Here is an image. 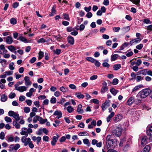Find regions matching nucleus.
Instances as JSON below:
<instances>
[{"label": "nucleus", "instance_id": "nucleus-1", "mask_svg": "<svg viewBox=\"0 0 152 152\" xmlns=\"http://www.w3.org/2000/svg\"><path fill=\"white\" fill-rule=\"evenodd\" d=\"M106 147L107 149L110 148H113L117 144V140L116 139L112 138V136L110 135H108L106 138Z\"/></svg>", "mask_w": 152, "mask_h": 152}, {"label": "nucleus", "instance_id": "nucleus-2", "mask_svg": "<svg viewBox=\"0 0 152 152\" xmlns=\"http://www.w3.org/2000/svg\"><path fill=\"white\" fill-rule=\"evenodd\" d=\"M21 141L24 144V146H26L28 145L32 149L34 148V145L32 142L31 141V139L30 138H27L26 137L23 136L22 137Z\"/></svg>", "mask_w": 152, "mask_h": 152}, {"label": "nucleus", "instance_id": "nucleus-3", "mask_svg": "<svg viewBox=\"0 0 152 152\" xmlns=\"http://www.w3.org/2000/svg\"><path fill=\"white\" fill-rule=\"evenodd\" d=\"M151 90L148 88H145L142 89L140 91L137 95V96L141 98H144L150 94Z\"/></svg>", "mask_w": 152, "mask_h": 152}, {"label": "nucleus", "instance_id": "nucleus-4", "mask_svg": "<svg viewBox=\"0 0 152 152\" xmlns=\"http://www.w3.org/2000/svg\"><path fill=\"white\" fill-rule=\"evenodd\" d=\"M122 129L121 126H117L116 128L113 130L112 133L113 135L118 137L120 136L122 133Z\"/></svg>", "mask_w": 152, "mask_h": 152}, {"label": "nucleus", "instance_id": "nucleus-5", "mask_svg": "<svg viewBox=\"0 0 152 152\" xmlns=\"http://www.w3.org/2000/svg\"><path fill=\"white\" fill-rule=\"evenodd\" d=\"M8 115L10 117H13L15 119V121H18L20 118H23V117L20 116L19 117V115L18 113L13 111L10 110L8 113Z\"/></svg>", "mask_w": 152, "mask_h": 152}, {"label": "nucleus", "instance_id": "nucleus-6", "mask_svg": "<svg viewBox=\"0 0 152 152\" xmlns=\"http://www.w3.org/2000/svg\"><path fill=\"white\" fill-rule=\"evenodd\" d=\"M18 85L15 84V89L16 90L19 91L20 92H23L26 91V88L25 86L18 87Z\"/></svg>", "mask_w": 152, "mask_h": 152}, {"label": "nucleus", "instance_id": "nucleus-7", "mask_svg": "<svg viewBox=\"0 0 152 152\" xmlns=\"http://www.w3.org/2000/svg\"><path fill=\"white\" fill-rule=\"evenodd\" d=\"M110 101L109 100H106L102 105V108L103 111L105 110L106 109L110 106Z\"/></svg>", "mask_w": 152, "mask_h": 152}, {"label": "nucleus", "instance_id": "nucleus-8", "mask_svg": "<svg viewBox=\"0 0 152 152\" xmlns=\"http://www.w3.org/2000/svg\"><path fill=\"white\" fill-rule=\"evenodd\" d=\"M32 132V129L30 128H28L27 131H24L23 132H20V134L22 135H24L27 136L28 135V134H30Z\"/></svg>", "mask_w": 152, "mask_h": 152}, {"label": "nucleus", "instance_id": "nucleus-9", "mask_svg": "<svg viewBox=\"0 0 152 152\" xmlns=\"http://www.w3.org/2000/svg\"><path fill=\"white\" fill-rule=\"evenodd\" d=\"M122 117L123 116L121 115L118 114L113 118V120L115 123H116L120 121Z\"/></svg>", "mask_w": 152, "mask_h": 152}, {"label": "nucleus", "instance_id": "nucleus-10", "mask_svg": "<svg viewBox=\"0 0 152 152\" xmlns=\"http://www.w3.org/2000/svg\"><path fill=\"white\" fill-rule=\"evenodd\" d=\"M18 40H20L21 41L24 43H28L29 42V40L27 39L25 37H24L22 34H20L18 38L17 39Z\"/></svg>", "mask_w": 152, "mask_h": 152}, {"label": "nucleus", "instance_id": "nucleus-11", "mask_svg": "<svg viewBox=\"0 0 152 152\" xmlns=\"http://www.w3.org/2000/svg\"><path fill=\"white\" fill-rule=\"evenodd\" d=\"M56 135L57 136H54L52 138V140L51 141V144L53 146H55L56 145V143L59 137V136L57 134H56Z\"/></svg>", "mask_w": 152, "mask_h": 152}, {"label": "nucleus", "instance_id": "nucleus-12", "mask_svg": "<svg viewBox=\"0 0 152 152\" xmlns=\"http://www.w3.org/2000/svg\"><path fill=\"white\" fill-rule=\"evenodd\" d=\"M67 40L68 42L71 45H72L74 43V38L71 36H68L67 37Z\"/></svg>", "mask_w": 152, "mask_h": 152}, {"label": "nucleus", "instance_id": "nucleus-13", "mask_svg": "<svg viewBox=\"0 0 152 152\" xmlns=\"http://www.w3.org/2000/svg\"><path fill=\"white\" fill-rule=\"evenodd\" d=\"M6 42L9 44H11L13 42V38L11 36H8L6 38Z\"/></svg>", "mask_w": 152, "mask_h": 152}, {"label": "nucleus", "instance_id": "nucleus-14", "mask_svg": "<svg viewBox=\"0 0 152 152\" xmlns=\"http://www.w3.org/2000/svg\"><path fill=\"white\" fill-rule=\"evenodd\" d=\"M56 5L54 4L53 5L51 13L49 14V16L50 17L53 16L55 14H56Z\"/></svg>", "mask_w": 152, "mask_h": 152}, {"label": "nucleus", "instance_id": "nucleus-15", "mask_svg": "<svg viewBox=\"0 0 152 152\" xmlns=\"http://www.w3.org/2000/svg\"><path fill=\"white\" fill-rule=\"evenodd\" d=\"M82 106L81 104H79L77 106V112L80 114H82L84 112V111L83 109H82Z\"/></svg>", "mask_w": 152, "mask_h": 152}, {"label": "nucleus", "instance_id": "nucleus-16", "mask_svg": "<svg viewBox=\"0 0 152 152\" xmlns=\"http://www.w3.org/2000/svg\"><path fill=\"white\" fill-rule=\"evenodd\" d=\"M31 139L34 141L37 140V144H39L41 140V137L39 136L37 137L33 136L31 137Z\"/></svg>", "mask_w": 152, "mask_h": 152}, {"label": "nucleus", "instance_id": "nucleus-17", "mask_svg": "<svg viewBox=\"0 0 152 152\" xmlns=\"http://www.w3.org/2000/svg\"><path fill=\"white\" fill-rule=\"evenodd\" d=\"M134 101V97H130L127 100V104L128 105H131Z\"/></svg>", "mask_w": 152, "mask_h": 152}, {"label": "nucleus", "instance_id": "nucleus-18", "mask_svg": "<svg viewBox=\"0 0 152 152\" xmlns=\"http://www.w3.org/2000/svg\"><path fill=\"white\" fill-rule=\"evenodd\" d=\"M7 95L3 94H2L1 97V100L2 102H5L7 101Z\"/></svg>", "mask_w": 152, "mask_h": 152}, {"label": "nucleus", "instance_id": "nucleus-19", "mask_svg": "<svg viewBox=\"0 0 152 152\" xmlns=\"http://www.w3.org/2000/svg\"><path fill=\"white\" fill-rule=\"evenodd\" d=\"M76 96L78 99H83L84 97V96L81 94V92H76L75 94Z\"/></svg>", "mask_w": 152, "mask_h": 152}, {"label": "nucleus", "instance_id": "nucleus-20", "mask_svg": "<svg viewBox=\"0 0 152 152\" xmlns=\"http://www.w3.org/2000/svg\"><path fill=\"white\" fill-rule=\"evenodd\" d=\"M146 133L148 135L152 136V126L150 127L147 130Z\"/></svg>", "mask_w": 152, "mask_h": 152}, {"label": "nucleus", "instance_id": "nucleus-21", "mask_svg": "<svg viewBox=\"0 0 152 152\" xmlns=\"http://www.w3.org/2000/svg\"><path fill=\"white\" fill-rule=\"evenodd\" d=\"M110 92L114 96H115L118 92V90H116L113 88H111L110 89Z\"/></svg>", "mask_w": 152, "mask_h": 152}, {"label": "nucleus", "instance_id": "nucleus-22", "mask_svg": "<svg viewBox=\"0 0 152 152\" xmlns=\"http://www.w3.org/2000/svg\"><path fill=\"white\" fill-rule=\"evenodd\" d=\"M121 65L120 64H115L113 66V68L115 70H117L121 67Z\"/></svg>", "mask_w": 152, "mask_h": 152}, {"label": "nucleus", "instance_id": "nucleus-23", "mask_svg": "<svg viewBox=\"0 0 152 152\" xmlns=\"http://www.w3.org/2000/svg\"><path fill=\"white\" fill-rule=\"evenodd\" d=\"M40 118L39 121V123L41 124H43L45 122H47L48 121L47 119L46 118L43 119L41 117H40Z\"/></svg>", "mask_w": 152, "mask_h": 152}, {"label": "nucleus", "instance_id": "nucleus-24", "mask_svg": "<svg viewBox=\"0 0 152 152\" xmlns=\"http://www.w3.org/2000/svg\"><path fill=\"white\" fill-rule=\"evenodd\" d=\"M118 56L119 55L118 54H115L112 55L111 58V61H115Z\"/></svg>", "mask_w": 152, "mask_h": 152}, {"label": "nucleus", "instance_id": "nucleus-25", "mask_svg": "<svg viewBox=\"0 0 152 152\" xmlns=\"http://www.w3.org/2000/svg\"><path fill=\"white\" fill-rule=\"evenodd\" d=\"M40 116L38 115L35 116L33 119V122L34 123H35L37 122V121H39Z\"/></svg>", "mask_w": 152, "mask_h": 152}, {"label": "nucleus", "instance_id": "nucleus-26", "mask_svg": "<svg viewBox=\"0 0 152 152\" xmlns=\"http://www.w3.org/2000/svg\"><path fill=\"white\" fill-rule=\"evenodd\" d=\"M151 149L150 146L148 145H146L143 149V152H148Z\"/></svg>", "mask_w": 152, "mask_h": 152}, {"label": "nucleus", "instance_id": "nucleus-27", "mask_svg": "<svg viewBox=\"0 0 152 152\" xmlns=\"http://www.w3.org/2000/svg\"><path fill=\"white\" fill-rule=\"evenodd\" d=\"M8 49L12 52H13L14 51L16 50L15 48L13 45H10L8 46Z\"/></svg>", "mask_w": 152, "mask_h": 152}, {"label": "nucleus", "instance_id": "nucleus-28", "mask_svg": "<svg viewBox=\"0 0 152 152\" xmlns=\"http://www.w3.org/2000/svg\"><path fill=\"white\" fill-rule=\"evenodd\" d=\"M4 120L7 123H11L12 122V119L8 116H6L4 118Z\"/></svg>", "mask_w": 152, "mask_h": 152}, {"label": "nucleus", "instance_id": "nucleus-29", "mask_svg": "<svg viewBox=\"0 0 152 152\" xmlns=\"http://www.w3.org/2000/svg\"><path fill=\"white\" fill-rule=\"evenodd\" d=\"M17 121H13V125L15 126L16 128L19 129L20 128V126L19 124L17 123Z\"/></svg>", "mask_w": 152, "mask_h": 152}, {"label": "nucleus", "instance_id": "nucleus-30", "mask_svg": "<svg viewBox=\"0 0 152 152\" xmlns=\"http://www.w3.org/2000/svg\"><path fill=\"white\" fill-rule=\"evenodd\" d=\"M74 109L71 106H69L67 108V110L69 113H71L74 110Z\"/></svg>", "mask_w": 152, "mask_h": 152}, {"label": "nucleus", "instance_id": "nucleus-31", "mask_svg": "<svg viewBox=\"0 0 152 152\" xmlns=\"http://www.w3.org/2000/svg\"><path fill=\"white\" fill-rule=\"evenodd\" d=\"M129 145L128 143L126 144L123 148V151L125 152L127 151L129 149Z\"/></svg>", "mask_w": 152, "mask_h": 152}, {"label": "nucleus", "instance_id": "nucleus-32", "mask_svg": "<svg viewBox=\"0 0 152 152\" xmlns=\"http://www.w3.org/2000/svg\"><path fill=\"white\" fill-rule=\"evenodd\" d=\"M130 1H132L134 4L138 6L139 5L140 0H130Z\"/></svg>", "mask_w": 152, "mask_h": 152}, {"label": "nucleus", "instance_id": "nucleus-33", "mask_svg": "<svg viewBox=\"0 0 152 152\" xmlns=\"http://www.w3.org/2000/svg\"><path fill=\"white\" fill-rule=\"evenodd\" d=\"M108 90V88L107 87L102 86L101 90V92L102 93H104Z\"/></svg>", "mask_w": 152, "mask_h": 152}, {"label": "nucleus", "instance_id": "nucleus-34", "mask_svg": "<svg viewBox=\"0 0 152 152\" xmlns=\"http://www.w3.org/2000/svg\"><path fill=\"white\" fill-rule=\"evenodd\" d=\"M16 96L15 94L14 93L11 92L9 95V97L10 99H13Z\"/></svg>", "mask_w": 152, "mask_h": 152}, {"label": "nucleus", "instance_id": "nucleus-35", "mask_svg": "<svg viewBox=\"0 0 152 152\" xmlns=\"http://www.w3.org/2000/svg\"><path fill=\"white\" fill-rule=\"evenodd\" d=\"M10 23L11 24L14 25L16 23L17 21L14 18H12L10 20Z\"/></svg>", "mask_w": 152, "mask_h": 152}, {"label": "nucleus", "instance_id": "nucleus-36", "mask_svg": "<svg viewBox=\"0 0 152 152\" xmlns=\"http://www.w3.org/2000/svg\"><path fill=\"white\" fill-rule=\"evenodd\" d=\"M143 22L147 24L151 23V21L148 18L144 19L143 20Z\"/></svg>", "mask_w": 152, "mask_h": 152}, {"label": "nucleus", "instance_id": "nucleus-37", "mask_svg": "<svg viewBox=\"0 0 152 152\" xmlns=\"http://www.w3.org/2000/svg\"><path fill=\"white\" fill-rule=\"evenodd\" d=\"M102 65L104 67L109 68L110 66V65L106 62L104 61L102 64Z\"/></svg>", "mask_w": 152, "mask_h": 152}, {"label": "nucleus", "instance_id": "nucleus-38", "mask_svg": "<svg viewBox=\"0 0 152 152\" xmlns=\"http://www.w3.org/2000/svg\"><path fill=\"white\" fill-rule=\"evenodd\" d=\"M78 135L80 136H82L84 135H88V133L86 131L80 132L78 134Z\"/></svg>", "mask_w": 152, "mask_h": 152}, {"label": "nucleus", "instance_id": "nucleus-39", "mask_svg": "<svg viewBox=\"0 0 152 152\" xmlns=\"http://www.w3.org/2000/svg\"><path fill=\"white\" fill-rule=\"evenodd\" d=\"M1 50H3V53H5L7 52V50L5 49L4 45H1Z\"/></svg>", "mask_w": 152, "mask_h": 152}, {"label": "nucleus", "instance_id": "nucleus-40", "mask_svg": "<svg viewBox=\"0 0 152 152\" xmlns=\"http://www.w3.org/2000/svg\"><path fill=\"white\" fill-rule=\"evenodd\" d=\"M14 63L13 62L11 63L9 65V68L11 70H13L15 68L13 66Z\"/></svg>", "mask_w": 152, "mask_h": 152}, {"label": "nucleus", "instance_id": "nucleus-41", "mask_svg": "<svg viewBox=\"0 0 152 152\" xmlns=\"http://www.w3.org/2000/svg\"><path fill=\"white\" fill-rule=\"evenodd\" d=\"M53 115H62V113L61 111L56 110L54 113Z\"/></svg>", "mask_w": 152, "mask_h": 152}, {"label": "nucleus", "instance_id": "nucleus-42", "mask_svg": "<svg viewBox=\"0 0 152 152\" xmlns=\"http://www.w3.org/2000/svg\"><path fill=\"white\" fill-rule=\"evenodd\" d=\"M122 30L125 32H128L130 29V27L129 26L124 27L122 28Z\"/></svg>", "mask_w": 152, "mask_h": 152}, {"label": "nucleus", "instance_id": "nucleus-43", "mask_svg": "<svg viewBox=\"0 0 152 152\" xmlns=\"http://www.w3.org/2000/svg\"><path fill=\"white\" fill-rule=\"evenodd\" d=\"M63 15L64 16V19L65 20L69 21L70 19L69 17V15L66 14H63Z\"/></svg>", "mask_w": 152, "mask_h": 152}, {"label": "nucleus", "instance_id": "nucleus-44", "mask_svg": "<svg viewBox=\"0 0 152 152\" xmlns=\"http://www.w3.org/2000/svg\"><path fill=\"white\" fill-rule=\"evenodd\" d=\"M86 59L89 61H90L93 63L94 62V61H95V59H94V58L91 57H87L86 58Z\"/></svg>", "mask_w": 152, "mask_h": 152}, {"label": "nucleus", "instance_id": "nucleus-45", "mask_svg": "<svg viewBox=\"0 0 152 152\" xmlns=\"http://www.w3.org/2000/svg\"><path fill=\"white\" fill-rule=\"evenodd\" d=\"M66 31L68 32H70L72 31H75V29L72 27L69 26L67 27Z\"/></svg>", "mask_w": 152, "mask_h": 152}, {"label": "nucleus", "instance_id": "nucleus-46", "mask_svg": "<svg viewBox=\"0 0 152 152\" xmlns=\"http://www.w3.org/2000/svg\"><path fill=\"white\" fill-rule=\"evenodd\" d=\"M13 150H14V144L11 145H10L9 149V151L10 152H12Z\"/></svg>", "mask_w": 152, "mask_h": 152}, {"label": "nucleus", "instance_id": "nucleus-47", "mask_svg": "<svg viewBox=\"0 0 152 152\" xmlns=\"http://www.w3.org/2000/svg\"><path fill=\"white\" fill-rule=\"evenodd\" d=\"M60 90L63 92H64L67 91V88H65L64 87L62 86L60 88Z\"/></svg>", "mask_w": 152, "mask_h": 152}, {"label": "nucleus", "instance_id": "nucleus-48", "mask_svg": "<svg viewBox=\"0 0 152 152\" xmlns=\"http://www.w3.org/2000/svg\"><path fill=\"white\" fill-rule=\"evenodd\" d=\"M118 82V79L115 78L114 79L112 82V83L113 85H117Z\"/></svg>", "mask_w": 152, "mask_h": 152}, {"label": "nucleus", "instance_id": "nucleus-49", "mask_svg": "<svg viewBox=\"0 0 152 152\" xmlns=\"http://www.w3.org/2000/svg\"><path fill=\"white\" fill-rule=\"evenodd\" d=\"M56 101V99L55 97H52V98L50 100V102L52 104H54L55 103Z\"/></svg>", "mask_w": 152, "mask_h": 152}, {"label": "nucleus", "instance_id": "nucleus-50", "mask_svg": "<svg viewBox=\"0 0 152 152\" xmlns=\"http://www.w3.org/2000/svg\"><path fill=\"white\" fill-rule=\"evenodd\" d=\"M53 37L55 38L58 41H59L60 39L62 38V37H61L60 35L59 34L56 36L54 35H53Z\"/></svg>", "mask_w": 152, "mask_h": 152}, {"label": "nucleus", "instance_id": "nucleus-51", "mask_svg": "<svg viewBox=\"0 0 152 152\" xmlns=\"http://www.w3.org/2000/svg\"><path fill=\"white\" fill-rule=\"evenodd\" d=\"M120 30V27H114L113 28V31L115 32H118Z\"/></svg>", "mask_w": 152, "mask_h": 152}, {"label": "nucleus", "instance_id": "nucleus-52", "mask_svg": "<svg viewBox=\"0 0 152 152\" xmlns=\"http://www.w3.org/2000/svg\"><path fill=\"white\" fill-rule=\"evenodd\" d=\"M37 42L38 43H44L46 42V40L44 38H41L37 40Z\"/></svg>", "mask_w": 152, "mask_h": 152}, {"label": "nucleus", "instance_id": "nucleus-53", "mask_svg": "<svg viewBox=\"0 0 152 152\" xmlns=\"http://www.w3.org/2000/svg\"><path fill=\"white\" fill-rule=\"evenodd\" d=\"M147 69H144L141 71V74L144 75H147Z\"/></svg>", "mask_w": 152, "mask_h": 152}, {"label": "nucleus", "instance_id": "nucleus-54", "mask_svg": "<svg viewBox=\"0 0 152 152\" xmlns=\"http://www.w3.org/2000/svg\"><path fill=\"white\" fill-rule=\"evenodd\" d=\"M44 56V53L42 51H40L39 53V59H41Z\"/></svg>", "mask_w": 152, "mask_h": 152}, {"label": "nucleus", "instance_id": "nucleus-55", "mask_svg": "<svg viewBox=\"0 0 152 152\" xmlns=\"http://www.w3.org/2000/svg\"><path fill=\"white\" fill-rule=\"evenodd\" d=\"M93 63L95 64L96 66L97 67H99L100 66V63L99 61H98L97 60H96L95 59Z\"/></svg>", "mask_w": 152, "mask_h": 152}, {"label": "nucleus", "instance_id": "nucleus-56", "mask_svg": "<svg viewBox=\"0 0 152 152\" xmlns=\"http://www.w3.org/2000/svg\"><path fill=\"white\" fill-rule=\"evenodd\" d=\"M4 133L3 132H1L0 134V138L2 140H3L4 138Z\"/></svg>", "mask_w": 152, "mask_h": 152}, {"label": "nucleus", "instance_id": "nucleus-57", "mask_svg": "<svg viewBox=\"0 0 152 152\" xmlns=\"http://www.w3.org/2000/svg\"><path fill=\"white\" fill-rule=\"evenodd\" d=\"M7 61L5 59H0V63L2 64V65H6Z\"/></svg>", "mask_w": 152, "mask_h": 152}, {"label": "nucleus", "instance_id": "nucleus-58", "mask_svg": "<svg viewBox=\"0 0 152 152\" xmlns=\"http://www.w3.org/2000/svg\"><path fill=\"white\" fill-rule=\"evenodd\" d=\"M30 111V108L28 107H26L24 108V111L26 113H28Z\"/></svg>", "mask_w": 152, "mask_h": 152}, {"label": "nucleus", "instance_id": "nucleus-59", "mask_svg": "<svg viewBox=\"0 0 152 152\" xmlns=\"http://www.w3.org/2000/svg\"><path fill=\"white\" fill-rule=\"evenodd\" d=\"M8 142H12L14 141V138L12 136H8L7 137Z\"/></svg>", "mask_w": 152, "mask_h": 152}, {"label": "nucleus", "instance_id": "nucleus-60", "mask_svg": "<svg viewBox=\"0 0 152 152\" xmlns=\"http://www.w3.org/2000/svg\"><path fill=\"white\" fill-rule=\"evenodd\" d=\"M146 143V138L143 137L142 139L141 144L144 145Z\"/></svg>", "mask_w": 152, "mask_h": 152}, {"label": "nucleus", "instance_id": "nucleus-61", "mask_svg": "<svg viewBox=\"0 0 152 152\" xmlns=\"http://www.w3.org/2000/svg\"><path fill=\"white\" fill-rule=\"evenodd\" d=\"M92 16V14L91 12H88V13L86 14V17L88 18H90Z\"/></svg>", "mask_w": 152, "mask_h": 152}, {"label": "nucleus", "instance_id": "nucleus-62", "mask_svg": "<svg viewBox=\"0 0 152 152\" xmlns=\"http://www.w3.org/2000/svg\"><path fill=\"white\" fill-rule=\"evenodd\" d=\"M143 45L142 44H140L136 46V48L137 49L140 50H141L143 47Z\"/></svg>", "mask_w": 152, "mask_h": 152}, {"label": "nucleus", "instance_id": "nucleus-63", "mask_svg": "<svg viewBox=\"0 0 152 152\" xmlns=\"http://www.w3.org/2000/svg\"><path fill=\"white\" fill-rule=\"evenodd\" d=\"M25 99V97L24 96H21L19 97V100L20 101L22 102L24 101Z\"/></svg>", "mask_w": 152, "mask_h": 152}, {"label": "nucleus", "instance_id": "nucleus-64", "mask_svg": "<svg viewBox=\"0 0 152 152\" xmlns=\"http://www.w3.org/2000/svg\"><path fill=\"white\" fill-rule=\"evenodd\" d=\"M146 29L151 31H152V25H151L146 26Z\"/></svg>", "mask_w": 152, "mask_h": 152}]
</instances>
